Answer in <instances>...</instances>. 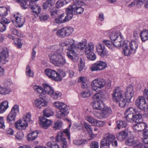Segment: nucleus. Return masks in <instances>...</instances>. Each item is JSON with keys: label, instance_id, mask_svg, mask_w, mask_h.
Instances as JSON below:
<instances>
[{"label": "nucleus", "instance_id": "f257e3e1", "mask_svg": "<svg viewBox=\"0 0 148 148\" xmlns=\"http://www.w3.org/2000/svg\"><path fill=\"white\" fill-rule=\"evenodd\" d=\"M50 49L51 51L55 52L49 55L51 62L58 66H62L66 64L65 59L62 55L63 52L62 47L58 45H53L51 47Z\"/></svg>", "mask_w": 148, "mask_h": 148}, {"label": "nucleus", "instance_id": "f03ea898", "mask_svg": "<svg viewBox=\"0 0 148 148\" xmlns=\"http://www.w3.org/2000/svg\"><path fill=\"white\" fill-rule=\"evenodd\" d=\"M73 4L70 5L67 8V10H69V12L73 14H81L84 11V9L81 7L83 4V2L82 0H73Z\"/></svg>", "mask_w": 148, "mask_h": 148}, {"label": "nucleus", "instance_id": "7ed1b4c3", "mask_svg": "<svg viewBox=\"0 0 148 148\" xmlns=\"http://www.w3.org/2000/svg\"><path fill=\"white\" fill-rule=\"evenodd\" d=\"M115 139L114 136L112 134L108 133L104 134L101 140L100 148H109Z\"/></svg>", "mask_w": 148, "mask_h": 148}, {"label": "nucleus", "instance_id": "20e7f679", "mask_svg": "<svg viewBox=\"0 0 148 148\" xmlns=\"http://www.w3.org/2000/svg\"><path fill=\"white\" fill-rule=\"evenodd\" d=\"M44 91L43 95L47 94L50 96L53 99H57L61 95L60 93L58 91L54 92L53 89L49 85L43 84Z\"/></svg>", "mask_w": 148, "mask_h": 148}, {"label": "nucleus", "instance_id": "39448f33", "mask_svg": "<svg viewBox=\"0 0 148 148\" xmlns=\"http://www.w3.org/2000/svg\"><path fill=\"white\" fill-rule=\"evenodd\" d=\"M55 2V0H46V2L43 3L42 7L43 9L49 11L51 16H53L57 14V10H53V7Z\"/></svg>", "mask_w": 148, "mask_h": 148}, {"label": "nucleus", "instance_id": "423d86ee", "mask_svg": "<svg viewBox=\"0 0 148 148\" xmlns=\"http://www.w3.org/2000/svg\"><path fill=\"white\" fill-rule=\"evenodd\" d=\"M106 84V81L103 79H95L91 83L92 89L94 91L98 92Z\"/></svg>", "mask_w": 148, "mask_h": 148}, {"label": "nucleus", "instance_id": "0eeeda50", "mask_svg": "<svg viewBox=\"0 0 148 148\" xmlns=\"http://www.w3.org/2000/svg\"><path fill=\"white\" fill-rule=\"evenodd\" d=\"M94 45L93 43L90 42L86 46L85 50V54L87 55L88 59L90 60H94L96 59V56L93 52L94 50Z\"/></svg>", "mask_w": 148, "mask_h": 148}, {"label": "nucleus", "instance_id": "6e6552de", "mask_svg": "<svg viewBox=\"0 0 148 148\" xmlns=\"http://www.w3.org/2000/svg\"><path fill=\"white\" fill-rule=\"evenodd\" d=\"M99 93H97L93 96L94 101L92 103L94 109L102 110L104 108V105L103 101L99 99Z\"/></svg>", "mask_w": 148, "mask_h": 148}, {"label": "nucleus", "instance_id": "1a4fd4ad", "mask_svg": "<svg viewBox=\"0 0 148 148\" xmlns=\"http://www.w3.org/2000/svg\"><path fill=\"white\" fill-rule=\"evenodd\" d=\"M66 15L63 13L55 19L56 22L58 23H63L67 22L72 19L73 15L67 10V8L66 10Z\"/></svg>", "mask_w": 148, "mask_h": 148}, {"label": "nucleus", "instance_id": "9d476101", "mask_svg": "<svg viewBox=\"0 0 148 148\" xmlns=\"http://www.w3.org/2000/svg\"><path fill=\"white\" fill-rule=\"evenodd\" d=\"M100 112H94V116L98 119H102L107 117L112 113V110L109 107H105Z\"/></svg>", "mask_w": 148, "mask_h": 148}, {"label": "nucleus", "instance_id": "9b49d317", "mask_svg": "<svg viewBox=\"0 0 148 148\" xmlns=\"http://www.w3.org/2000/svg\"><path fill=\"white\" fill-rule=\"evenodd\" d=\"M107 66V64L105 62L99 60L93 64L90 69L91 71H100L105 69Z\"/></svg>", "mask_w": 148, "mask_h": 148}, {"label": "nucleus", "instance_id": "f8f14e48", "mask_svg": "<svg viewBox=\"0 0 148 148\" xmlns=\"http://www.w3.org/2000/svg\"><path fill=\"white\" fill-rule=\"evenodd\" d=\"M123 92L121 90L119 87H116L112 94V99L114 102L117 103L118 101L123 96Z\"/></svg>", "mask_w": 148, "mask_h": 148}, {"label": "nucleus", "instance_id": "ddd939ff", "mask_svg": "<svg viewBox=\"0 0 148 148\" xmlns=\"http://www.w3.org/2000/svg\"><path fill=\"white\" fill-rule=\"evenodd\" d=\"M135 105L139 109H138V110L143 111H144L147 106L146 101L142 96L139 97L136 100Z\"/></svg>", "mask_w": 148, "mask_h": 148}, {"label": "nucleus", "instance_id": "4468645a", "mask_svg": "<svg viewBox=\"0 0 148 148\" xmlns=\"http://www.w3.org/2000/svg\"><path fill=\"white\" fill-rule=\"evenodd\" d=\"M96 47L98 54L101 57L104 58L109 56L108 52L103 45L99 44Z\"/></svg>", "mask_w": 148, "mask_h": 148}, {"label": "nucleus", "instance_id": "2eb2a0df", "mask_svg": "<svg viewBox=\"0 0 148 148\" xmlns=\"http://www.w3.org/2000/svg\"><path fill=\"white\" fill-rule=\"evenodd\" d=\"M45 73L49 78L55 81H59L61 78L60 77H57L58 73L55 71L47 69L45 71Z\"/></svg>", "mask_w": 148, "mask_h": 148}, {"label": "nucleus", "instance_id": "dca6fc26", "mask_svg": "<svg viewBox=\"0 0 148 148\" xmlns=\"http://www.w3.org/2000/svg\"><path fill=\"white\" fill-rule=\"evenodd\" d=\"M0 62H8L9 50L6 47H0Z\"/></svg>", "mask_w": 148, "mask_h": 148}, {"label": "nucleus", "instance_id": "f3484780", "mask_svg": "<svg viewBox=\"0 0 148 148\" xmlns=\"http://www.w3.org/2000/svg\"><path fill=\"white\" fill-rule=\"evenodd\" d=\"M125 144L129 146H132L133 148H148V146L144 145L140 143H136L131 139L126 140Z\"/></svg>", "mask_w": 148, "mask_h": 148}, {"label": "nucleus", "instance_id": "a211bd4d", "mask_svg": "<svg viewBox=\"0 0 148 148\" xmlns=\"http://www.w3.org/2000/svg\"><path fill=\"white\" fill-rule=\"evenodd\" d=\"M13 16L15 19V26L17 27H21L24 24L25 22V19L24 17L21 16L19 13H17L16 14L13 15Z\"/></svg>", "mask_w": 148, "mask_h": 148}, {"label": "nucleus", "instance_id": "6ab92c4d", "mask_svg": "<svg viewBox=\"0 0 148 148\" xmlns=\"http://www.w3.org/2000/svg\"><path fill=\"white\" fill-rule=\"evenodd\" d=\"M129 44V41H125L123 42L122 48L124 54L125 56H129L131 54H134V52L131 51L132 49L130 47V45Z\"/></svg>", "mask_w": 148, "mask_h": 148}, {"label": "nucleus", "instance_id": "aec40b11", "mask_svg": "<svg viewBox=\"0 0 148 148\" xmlns=\"http://www.w3.org/2000/svg\"><path fill=\"white\" fill-rule=\"evenodd\" d=\"M74 49H68L66 54L67 57L74 62H77L79 59L77 52Z\"/></svg>", "mask_w": 148, "mask_h": 148}, {"label": "nucleus", "instance_id": "412c9836", "mask_svg": "<svg viewBox=\"0 0 148 148\" xmlns=\"http://www.w3.org/2000/svg\"><path fill=\"white\" fill-rule=\"evenodd\" d=\"M147 124L144 122L137 123V124L133 125L132 128L134 130L137 132L143 131L147 127Z\"/></svg>", "mask_w": 148, "mask_h": 148}, {"label": "nucleus", "instance_id": "4be33fe9", "mask_svg": "<svg viewBox=\"0 0 148 148\" xmlns=\"http://www.w3.org/2000/svg\"><path fill=\"white\" fill-rule=\"evenodd\" d=\"M19 111L18 106L14 105L10 112V122L12 121L13 123L15 122L16 113L19 112Z\"/></svg>", "mask_w": 148, "mask_h": 148}, {"label": "nucleus", "instance_id": "5701e85b", "mask_svg": "<svg viewBox=\"0 0 148 148\" xmlns=\"http://www.w3.org/2000/svg\"><path fill=\"white\" fill-rule=\"evenodd\" d=\"M39 118L40 125L45 129H47L52 124V121L50 120L46 119L43 117H40Z\"/></svg>", "mask_w": 148, "mask_h": 148}, {"label": "nucleus", "instance_id": "b1692460", "mask_svg": "<svg viewBox=\"0 0 148 148\" xmlns=\"http://www.w3.org/2000/svg\"><path fill=\"white\" fill-rule=\"evenodd\" d=\"M143 4L145 8H148V0H134V2L129 5L128 6L132 7L135 5H141Z\"/></svg>", "mask_w": 148, "mask_h": 148}, {"label": "nucleus", "instance_id": "393cba45", "mask_svg": "<svg viewBox=\"0 0 148 148\" xmlns=\"http://www.w3.org/2000/svg\"><path fill=\"white\" fill-rule=\"evenodd\" d=\"M14 125L17 129L22 130L25 129L28 126V123L22 119H19L15 123Z\"/></svg>", "mask_w": 148, "mask_h": 148}, {"label": "nucleus", "instance_id": "a878e982", "mask_svg": "<svg viewBox=\"0 0 148 148\" xmlns=\"http://www.w3.org/2000/svg\"><path fill=\"white\" fill-rule=\"evenodd\" d=\"M29 7L32 10L33 13H34V15H36L38 16L41 10V8L40 6L36 5L33 2H30L29 4Z\"/></svg>", "mask_w": 148, "mask_h": 148}, {"label": "nucleus", "instance_id": "bb28decb", "mask_svg": "<svg viewBox=\"0 0 148 148\" xmlns=\"http://www.w3.org/2000/svg\"><path fill=\"white\" fill-rule=\"evenodd\" d=\"M144 111L138 110L135 112V114L133 115L134 122L136 123L142 122L143 121L142 114Z\"/></svg>", "mask_w": 148, "mask_h": 148}, {"label": "nucleus", "instance_id": "cd10ccee", "mask_svg": "<svg viewBox=\"0 0 148 148\" xmlns=\"http://www.w3.org/2000/svg\"><path fill=\"white\" fill-rule=\"evenodd\" d=\"M34 104L38 108H40L42 107L46 106L47 105V102L41 98L37 99L34 101Z\"/></svg>", "mask_w": 148, "mask_h": 148}, {"label": "nucleus", "instance_id": "c85d7f7f", "mask_svg": "<svg viewBox=\"0 0 148 148\" xmlns=\"http://www.w3.org/2000/svg\"><path fill=\"white\" fill-rule=\"evenodd\" d=\"M53 105L54 107L60 110H68L69 109V107L67 106L65 104L58 101L54 102L53 103Z\"/></svg>", "mask_w": 148, "mask_h": 148}, {"label": "nucleus", "instance_id": "c756f323", "mask_svg": "<svg viewBox=\"0 0 148 148\" xmlns=\"http://www.w3.org/2000/svg\"><path fill=\"white\" fill-rule=\"evenodd\" d=\"M133 86L132 85H130L127 87L126 91L124 93L125 97H127L129 101H130L133 95Z\"/></svg>", "mask_w": 148, "mask_h": 148}, {"label": "nucleus", "instance_id": "7c9ffc66", "mask_svg": "<svg viewBox=\"0 0 148 148\" xmlns=\"http://www.w3.org/2000/svg\"><path fill=\"white\" fill-rule=\"evenodd\" d=\"M75 41L72 39H68L64 42H62V45L63 46H67L69 45L68 49H74V45H75Z\"/></svg>", "mask_w": 148, "mask_h": 148}, {"label": "nucleus", "instance_id": "2f4dec72", "mask_svg": "<svg viewBox=\"0 0 148 148\" xmlns=\"http://www.w3.org/2000/svg\"><path fill=\"white\" fill-rule=\"evenodd\" d=\"M56 141L57 142L61 141L62 144H64L65 145L67 144L66 138L63 137V132H62L60 131L58 132L56 138Z\"/></svg>", "mask_w": 148, "mask_h": 148}, {"label": "nucleus", "instance_id": "473e14b6", "mask_svg": "<svg viewBox=\"0 0 148 148\" xmlns=\"http://www.w3.org/2000/svg\"><path fill=\"white\" fill-rule=\"evenodd\" d=\"M140 36L141 40L145 42L148 40V30L144 29L140 32Z\"/></svg>", "mask_w": 148, "mask_h": 148}, {"label": "nucleus", "instance_id": "72a5a7b5", "mask_svg": "<svg viewBox=\"0 0 148 148\" xmlns=\"http://www.w3.org/2000/svg\"><path fill=\"white\" fill-rule=\"evenodd\" d=\"M8 108V101H5L0 103V114L5 112Z\"/></svg>", "mask_w": 148, "mask_h": 148}, {"label": "nucleus", "instance_id": "f704fd0d", "mask_svg": "<svg viewBox=\"0 0 148 148\" xmlns=\"http://www.w3.org/2000/svg\"><path fill=\"white\" fill-rule=\"evenodd\" d=\"M38 132L35 131L29 134L27 136V139L28 141L34 140L37 137L38 134Z\"/></svg>", "mask_w": 148, "mask_h": 148}, {"label": "nucleus", "instance_id": "c9c22d12", "mask_svg": "<svg viewBox=\"0 0 148 148\" xmlns=\"http://www.w3.org/2000/svg\"><path fill=\"white\" fill-rule=\"evenodd\" d=\"M113 41V45L114 47H120L122 46V44H123L122 39L121 36L117 37L116 39V38Z\"/></svg>", "mask_w": 148, "mask_h": 148}, {"label": "nucleus", "instance_id": "e433bc0d", "mask_svg": "<svg viewBox=\"0 0 148 148\" xmlns=\"http://www.w3.org/2000/svg\"><path fill=\"white\" fill-rule=\"evenodd\" d=\"M86 44V42L83 41L78 42L76 44L75 43L74 49L75 50L76 49H79L83 50L85 48H86V46L87 45Z\"/></svg>", "mask_w": 148, "mask_h": 148}, {"label": "nucleus", "instance_id": "4c0bfd02", "mask_svg": "<svg viewBox=\"0 0 148 148\" xmlns=\"http://www.w3.org/2000/svg\"><path fill=\"white\" fill-rule=\"evenodd\" d=\"M130 101H129L125 97H123L121 99L118 101L119 106L121 108L124 107L127 102H129Z\"/></svg>", "mask_w": 148, "mask_h": 148}, {"label": "nucleus", "instance_id": "58836bf2", "mask_svg": "<svg viewBox=\"0 0 148 148\" xmlns=\"http://www.w3.org/2000/svg\"><path fill=\"white\" fill-rule=\"evenodd\" d=\"M10 39L13 41L15 46L18 48H20L22 47V43L20 39H15L14 37L10 36Z\"/></svg>", "mask_w": 148, "mask_h": 148}, {"label": "nucleus", "instance_id": "ea45409f", "mask_svg": "<svg viewBox=\"0 0 148 148\" xmlns=\"http://www.w3.org/2000/svg\"><path fill=\"white\" fill-rule=\"evenodd\" d=\"M127 136V133L125 131L120 132L117 136V139L121 141L124 140Z\"/></svg>", "mask_w": 148, "mask_h": 148}, {"label": "nucleus", "instance_id": "a19ab883", "mask_svg": "<svg viewBox=\"0 0 148 148\" xmlns=\"http://www.w3.org/2000/svg\"><path fill=\"white\" fill-rule=\"evenodd\" d=\"M129 45L130 48L132 49V51L134 53L136 50L138 48V45L136 42L134 40H132L130 42L129 41Z\"/></svg>", "mask_w": 148, "mask_h": 148}, {"label": "nucleus", "instance_id": "79ce46f5", "mask_svg": "<svg viewBox=\"0 0 148 148\" xmlns=\"http://www.w3.org/2000/svg\"><path fill=\"white\" fill-rule=\"evenodd\" d=\"M68 111V110H60V111L56 114V117L58 119H62L63 118L66 114H67L69 113V112Z\"/></svg>", "mask_w": 148, "mask_h": 148}, {"label": "nucleus", "instance_id": "37998d69", "mask_svg": "<svg viewBox=\"0 0 148 148\" xmlns=\"http://www.w3.org/2000/svg\"><path fill=\"white\" fill-rule=\"evenodd\" d=\"M138 109H136L132 107H129L125 110L124 114H134L136 110Z\"/></svg>", "mask_w": 148, "mask_h": 148}, {"label": "nucleus", "instance_id": "c03bdc74", "mask_svg": "<svg viewBox=\"0 0 148 148\" xmlns=\"http://www.w3.org/2000/svg\"><path fill=\"white\" fill-rule=\"evenodd\" d=\"M116 124L119 129L121 128L126 127L127 125V123L125 121L121 120L117 121L116 122Z\"/></svg>", "mask_w": 148, "mask_h": 148}, {"label": "nucleus", "instance_id": "a18cd8bd", "mask_svg": "<svg viewBox=\"0 0 148 148\" xmlns=\"http://www.w3.org/2000/svg\"><path fill=\"white\" fill-rule=\"evenodd\" d=\"M102 42L103 44L108 47L109 48L112 50L113 49L114 47L113 45V43H112V42L109 40H105L102 41Z\"/></svg>", "mask_w": 148, "mask_h": 148}, {"label": "nucleus", "instance_id": "49530a36", "mask_svg": "<svg viewBox=\"0 0 148 148\" xmlns=\"http://www.w3.org/2000/svg\"><path fill=\"white\" fill-rule=\"evenodd\" d=\"M33 88L34 90L37 93L43 95V89L41 86L37 85H33Z\"/></svg>", "mask_w": 148, "mask_h": 148}, {"label": "nucleus", "instance_id": "de8ad7c7", "mask_svg": "<svg viewBox=\"0 0 148 148\" xmlns=\"http://www.w3.org/2000/svg\"><path fill=\"white\" fill-rule=\"evenodd\" d=\"M8 14V10L6 8L0 7V16H5Z\"/></svg>", "mask_w": 148, "mask_h": 148}, {"label": "nucleus", "instance_id": "09e8293b", "mask_svg": "<svg viewBox=\"0 0 148 148\" xmlns=\"http://www.w3.org/2000/svg\"><path fill=\"white\" fill-rule=\"evenodd\" d=\"M56 35L61 38L66 36L64 28L58 30L56 32Z\"/></svg>", "mask_w": 148, "mask_h": 148}, {"label": "nucleus", "instance_id": "8fccbe9b", "mask_svg": "<svg viewBox=\"0 0 148 148\" xmlns=\"http://www.w3.org/2000/svg\"><path fill=\"white\" fill-rule=\"evenodd\" d=\"M26 74L27 76L29 77H33L34 73L30 69V67L29 65H28L26 68Z\"/></svg>", "mask_w": 148, "mask_h": 148}, {"label": "nucleus", "instance_id": "3c124183", "mask_svg": "<svg viewBox=\"0 0 148 148\" xmlns=\"http://www.w3.org/2000/svg\"><path fill=\"white\" fill-rule=\"evenodd\" d=\"M16 1L19 3L23 9H26L28 7V5L25 0H16Z\"/></svg>", "mask_w": 148, "mask_h": 148}, {"label": "nucleus", "instance_id": "603ef678", "mask_svg": "<svg viewBox=\"0 0 148 148\" xmlns=\"http://www.w3.org/2000/svg\"><path fill=\"white\" fill-rule=\"evenodd\" d=\"M25 121V122L28 123V122L32 123V122L31 120V115L30 114L27 113L24 115L23 118L22 119Z\"/></svg>", "mask_w": 148, "mask_h": 148}, {"label": "nucleus", "instance_id": "864d4df0", "mask_svg": "<svg viewBox=\"0 0 148 148\" xmlns=\"http://www.w3.org/2000/svg\"><path fill=\"white\" fill-rule=\"evenodd\" d=\"M66 36H68L73 32V28L68 27L64 28Z\"/></svg>", "mask_w": 148, "mask_h": 148}, {"label": "nucleus", "instance_id": "5fc2aeb1", "mask_svg": "<svg viewBox=\"0 0 148 148\" xmlns=\"http://www.w3.org/2000/svg\"><path fill=\"white\" fill-rule=\"evenodd\" d=\"M53 113L52 111L50 109H46L44 110L43 112V116L47 117H49L52 116Z\"/></svg>", "mask_w": 148, "mask_h": 148}, {"label": "nucleus", "instance_id": "6e6d98bb", "mask_svg": "<svg viewBox=\"0 0 148 148\" xmlns=\"http://www.w3.org/2000/svg\"><path fill=\"white\" fill-rule=\"evenodd\" d=\"M82 96L83 98H87L89 97L91 95L90 90L87 89L83 91L82 93Z\"/></svg>", "mask_w": 148, "mask_h": 148}, {"label": "nucleus", "instance_id": "4d7b16f0", "mask_svg": "<svg viewBox=\"0 0 148 148\" xmlns=\"http://www.w3.org/2000/svg\"><path fill=\"white\" fill-rule=\"evenodd\" d=\"M62 122L60 120H58L54 124V128L55 130H57L60 128L62 125Z\"/></svg>", "mask_w": 148, "mask_h": 148}, {"label": "nucleus", "instance_id": "13d9d810", "mask_svg": "<svg viewBox=\"0 0 148 148\" xmlns=\"http://www.w3.org/2000/svg\"><path fill=\"white\" fill-rule=\"evenodd\" d=\"M93 124H94V126L102 127L105 125V123L104 121H97L96 120L95 122Z\"/></svg>", "mask_w": 148, "mask_h": 148}, {"label": "nucleus", "instance_id": "bf43d9fd", "mask_svg": "<svg viewBox=\"0 0 148 148\" xmlns=\"http://www.w3.org/2000/svg\"><path fill=\"white\" fill-rule=\"evenodd\" d=\"M125 115V117L126 120L130 122L134 121V117L133 114H124Z\"/></svg>", "mask_w": 148, "mask_h": 148}, {"label": "nucleus", "instance_id": "052dcab7", "mask_svg": "<svg viewBox=\"0 0 148 148\" xmlns=\"http://www.w3.org/2000/svg\"><path fill=\"white\" fill-rule=\"evenodd\" d=\"M85 119L88 122L91 123L92 125L94 126L93 124L95 122L96 120L93 119V118L91 116H87L85 118Z\"/></svg>", "mask_w": 148, "mask_h": 148}, {"label": "nucleus", "instance_id": "680f3d73", "mask_svg": "<svg viewBox=\"0 0 148 148\" xmlns=\"http://www.w3.org/2000/svg\"><path fill=\"white\" fill-rule=\"evenodd\" d=\"M110 38L112 40H114L117 38V37L120 36L118 35V34L116 32H114L110 35Z\"/></svg>", "mask_w": 148, "mask_h": 148}, {"label": "nucleus", "instance_id": "e2e57ef3", "mask_svg": "<svg viewBox=\"0 0 148 148\" xmlns=\"http://www.w3.org/2000/svg\"><path fill=\"white\" fill-rule=\"evenodd\" d=\"M65 3V2L63 0H58L56 3V8H59L62 7Z\"/></svg>", "mask_w": 148, "mask_h": 148}, {"label": "nucleus", "instance_id": "0e129e2a", "mask_svg": "<svg viewBox=\"0 0 148 148\" xmlns=\"http://www.w3.org/2000/svg\"><path fill=\"white\" fill-rule=\"evenodd\" d=\"M9 93L8 90L6 88L0 87V94L5 95Z\"/></svg>", "mask_w": 148, "mask_h": 148}, {"label": "nucleus", "instance_id": "69168bd1", "mask_svg": "<svg viewBox=\"0 0 148 148\" xmlns=\"http://www.w3.org/2000/svg\"><path fill=\"white\" fill-rule=\"evenodd\" d=\"M88 132V133L90 137V138L89 139L90 140L92 139L93 137L96 136V135L95 134L92 133V129L91 127H90L88 129L86 130Z\"/></svg>", "mask_w": 148, "mask_h": 148}, {"label": "nucleus", "instance_id": "338daca9", "mask_svg": "<svg viewBox=\"0 0 148 148\" xmlns=\"http://www.w3.org/2000/svg\"><path fill=\"white\" fill-rule=\"evenodd\" d=\"M84 67V63L82 61V60H80V62L78 64V69L79 72H81L83 69Z\"/></svg>", "mask_w": 148, "mask_h": 148}, {"label": "nucleus", "instance_id": "774afa93", "mask_svg": "<svg viewBox=\"0 0 148 148\" xmlns=\"http://www.w3.org/2000/svg\"><path fill=\"white\" fill-rule=\"evenodd\" d=\"M91 148H99L98 143L97 141L92 142L90 144Z\"/></svg>", "mask_w": 148, "mask_h": 148}]
</instances>
